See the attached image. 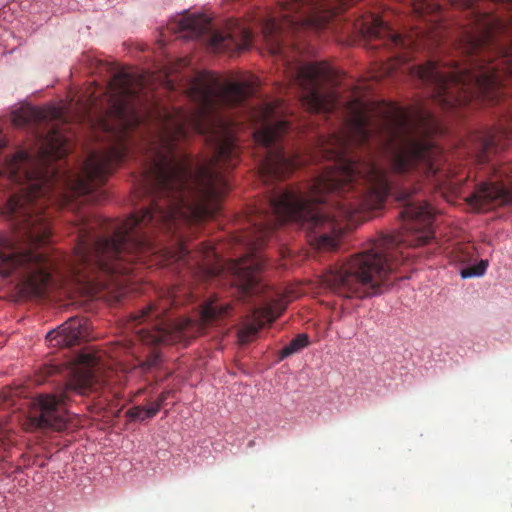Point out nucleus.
<instances>
[{
  "label": "nucleus",
  "mask_w": 512,
  "mask_h": 512,
  "mask_svg": "<svg viewBox=\"0 0 512 512\" xmlns=\"http://www.w3.org/2000/svg\"><path fill=\"white\" fill-rule=\"evenodd\" d=\"M141 87V81L126 72L116 73L109 81V91L118 102L117 143L91 152L79 173L60 171L47 163L71 151L69 137L56 124L48 127L41 159L34 161V289L70 283L104 288L110 281L102 278L127 276L150 257H167L210 277L222 272L220 267L208 268L203 263L216 258L211 245L201 243L192 253L179 239L172 251L151 238L156 230L175 235L181 224L210 216L211 204L229 190L223 171L239 162L231 121L219 111L243 104L254 93L253 84H220L204 74L197 75L188 87L195 108L165 115L159 130L145 143L136 193L147 197L149 205L125 220L80 215L74 226L76 246L69 257H51L37 248L51 237L50 210L54 207L72 208L78 197L100 201L104 194L100 188L129 155L131 134L142 124V117L130 107Z\"/></svg>",
  "instance_id": "obj_1"
},
{
  "label": "nucleus",
  "mask_w": 512,
  "mask_h": 512,
  "mask_svg": "<svg viewBox=\"0 0 512 512\" xmlns=\"http://www.w3.org/2000/svg\"><path fill=\"white\" fill-rule=\"evenodd\" d=\"M59 377L63 382L53 394L35 398L23 423L24 429L62 431L67 425L68 403L74 396H87L112 382V371L105 368L99 352L83 351L65 363H47L39 369L38 381Z\"/></svg>",
  "instance_id": "obj_2"
},
{
  "label": "nucleus",
  "mask_w": 512,
  "mask_h": 512,
  "mask_svg": "<svg viewBox=\"0 0 512 512\" xmlns=\"http://www.w3.org/2000/svg\"><path fill=\"white\" fill-rule=\"evenodd\" d=\"M400 240L395 236H384L370 248L350 257L345 262L331 266L321 277L325 288L333 294L347 299H364L381 293L389 274L403 259L401 250L415 239Z\"/></svg>",
  "instance_id": "obj_3"
},
{
  "label": "nucleus",
  "mask_w": 512,
  "mask_h": 512,
  "mask_svg": "<svg viewBox=\"0 0 512 512\" xmlns=\"http://www.w3.org/2000/svg\"><path fill=\"white\" fill-rule=\"evenodd\" d=\"M178 303L176 288L172 287L164 292L159 304L151 303L132 314L128 328L133 330L135 339L146 345L175 344L201 334L205 326L231 315L229 302L211 296L203 303L199 320L166 316L168 309Z\"/></svg>",
  "instance_id": "obj_4"
},
{
  "label": "nucleus",
  "mask_w": 512,
  "mask_h": 512,
  "mask_svg": "<svg viewBox=\"0 0 512 512\" xmlns=\"http://www.w3.org/2000/svg\"><path fill=\"white\" fill-rule=\"evenodd\" d=\"M276 108L273 103H265L253 115L259 124L254 131L255 142L266 150L259 164V175L265 183L284 179L304 163L297 152L284 147L283 140L290 132L291 124L278 117Z\"/></svg>",
  "instance_id": "obj_5"
},
{
  "label": "nucleus",
  "mask_w": 512,
  "mask_h": 512,
  "mask_svg": "<svg viewBox=\"0 0 512 512\" xmlns=\"http://www.w3.org/2000/svg\"><path fill=\"white\" fill-rule=\"evenodd\" d=\"M355 29L363 36L369 49L383 48L387 51H395V64L388 68L392 73L398 65L409 62L411 54L418 50H433L440 46L443 40L441 26H431L425 29H413L403 36L392 29L379 15L367 12L356 20Z\"/></svg>",
  "instance_id": "obj_6"
},
{
  "label": "nucleus",
  "mask_w": 512,
  "mask_h": 512,
  "mask_svg": "<svg viewBox=\"0 0 512 512\" xmlns=\"http://www.w3.org/2000/svg\"><path fill=\"white\" fill-rule=\"evenodd\" d=\"M293 79L302 91L301 103L309 112L329 114L338 107L337 95L323 92L324 83L334 84L335 71L324 63H309L296 67Z\"/></svg>",
  "instance_id": "obj_7"
},
{
  "label": "nucleus",
  "mask_w": 512,
  "mask_h": 512,
  "mask_svg": "<svg viewBox=\"0 0 512 512\" xmlns=\"http://www.w3.org/2000/svg\"><path fill=\"white\" fill-rule=\"evenodd\" d=\"M487 180L475 184L474 191L464 200L474 210H486L497 206H512V177L502 169L489 167Z\"/></svg>",
  "instance_id": "obj_8"
},
{
  "label": "nucleus",
  "mask_w": 512,
  "mask_h": 512,
  "mask_svg": "<svg viewBox=\"0 0 512 512\" xmlns=\"http://www.w3.org/2000/svg\"><path fill=\"white\" fill-rule=\"evenodd\" d=\"M509 138H512V108H510V104L497 126L477 131L471 136L474 150L479 152V161H484L490 152L504 148L503 141Z\"/></svg>",
  "instance_id": "obj_9"
},
{
  "label": "nucleus",
  "mask_w": 512,
  "mask_h": 512,
  "mask_svg": "<svg viewBox=\"0 0 512 512\" xmlns=\"http://www.w3.org/2000/svg\"><path fill=\"white\" fill-rule=\"evenodd\" d=\"M88 335V320L83 317H72L57 329L48 332L46 340L53 347H72Z\"/></svg>",
  "instance_id": "obj_10"
},
{
  "label": "nucleus",
  "mask_w": 512,
  "mask_h": 512,
  "mask_svg": "<svg viewBox=\"0 0 512 512\" xmlns=\"http://www.w3.org/2000/svg\"><path fill=\"white\" fill-rule=\"evenodd\" d=\"M65 117V111L62 107H25L12 114V122L17 127H24L54 121L65 123Z\"/></svg>",
  "instance_id": "obj_11"
},
{
  "label": "nucleus",
  "mask_w": 512,
  "mask_h": 512,
  "mask_svg": "<svg viewBox=\"0 0 512 512\" xmlns=\"http://www.w3.org/2000/svg\"><path fill=\"white\" fill-rule=\"evenodd\" d=\"M290 301L291 297L284 296L255 308L252 313L253 322L246 326L245 333L249 336L257 334L266 323H272L279 317Z\"/></svg>",
  "instance_id": "obj_12"
},
{
  "label": "nucleus",
  "mask_w": 512,
  "mask_h": 512,
  "mask_svg": "<svg viewBox=\"0 0 512 512\" xmlns=\"http://www.w3.org/2000/svg\"><path fill=\"white\" fill-rule=\"evenodd\" d=\"M413 10L418 17L427 18L429 22L442 20V5L436 0H413Z\"/></svg>",
  "instance_id": "obj_13"
},
{
  "label": "nucleus",
  "mask_w": 512,
  "mask_h": 512,
  "mask_svg": "<svg viewBox=\"0 0 512 512\" xmlns=\"http://www.w3.org/2000/svg\"><path fill=\"white\" fill-rule=\"evenodd\" d=\"M475 255L474 246L469 243L456 244L450 251V259L452 262L459 264H467L471 262Z\"/></svg>",
  "instance_id": "obj_14"
},
{
  "label": "nucleus",
  "mask_w": 512,
  "mask_h": 512,
  "mask_svg": "<svg viewBox=\"0 0 512 512\" xmlns=\"http://www.w3.org/2000/svg\"><path fill=\"white\" fill-rule=\"evenodd\" d=\"M309 344V339L306 334L296 335L286 346L280 351V359L287 358L295 353H298Z\"/></svg>",
  "instance_id": "obj_15"
},
{
  "label": "nucleus",
  "mask_w": 512,
  "mask_h": 512,
  "mask_svg": "<svg viewBox=\"0 0 512 512\" xmlns=\"http://www.w3.org/2000/svg\"><path fill=\"white\" fill-rule=\"evenodd\" d=\"M127 415L131 420L145 421L157 415V406L150 403L147 406H133L127 411Z\"/></svg>",
  "instance_id": "obj_16"
},
{
  "label": "nucleus",
  "mask_w": 512,
  "mask_h": 512,
  "mask_svg": "<svg viewBox=\"0 0 512 512\" xmlns=\"http://www.w3.org/2000/svg\"><path fill=\"white\" fill-rule=\"evenodd\" d=\"M487 267H488V261L481 260L476 265L467 266V267L461 269L460 274H461V277L464 279L476 277V276H482L485 274Z\"/></svg>",
  "instance_id": "obj_17"
},
{
  "label": "nucleus",
  "mask_w": 512,
  "mask_h": 512,
  "mask_svg": "<svg viewBox=\"0 0 512 512\" xmlns=\"http://www.w3.org/2000/svg\"><path fill=\"white\" fill-rule=\"evenodd\" d=\"M172 394H173V391L165 390L158 396V398L154 402L150 403L152 406H157V413L160 411L161 407L163 406L165 401L168 399V397H170Z\"/></svg>",
  "instance_id": "obj_18"
},
{
  "label": "nucleus",
  "mask_w": 512,
  "mask_h": 512,
  "mask_svg": "<svg viewBox=\"0 0 512 512\" xmlns=\"http://www.w3.org/2000/svg\"><path fill=\"white\" fill-rule=\"evenodd\" d=\"M132 346H133V342H132V341H128L127 343L122 344L120 347H121L123 350H125V351L129 352V351H131V350H132V348H133Z\"/></svg>",
  "instance_id": "obj_19"
},
{
  "label": "nucleus",
  "mask_w": 512,
  "mask_h": 512,
  "mask_svg": "<svg viewBox=\"0 0 512 512\" xmlns=\"http://www.w3.org/2000/svg\"><path fill=\"white\" fill-rule=\"evenodd\" d=\"M156 362H157V357H153V359L150 361H147V363H145V365H147V367H152V366L156 365Z\"/></svg>",
  "instance_id": "obj_20"
}]
</instances>
